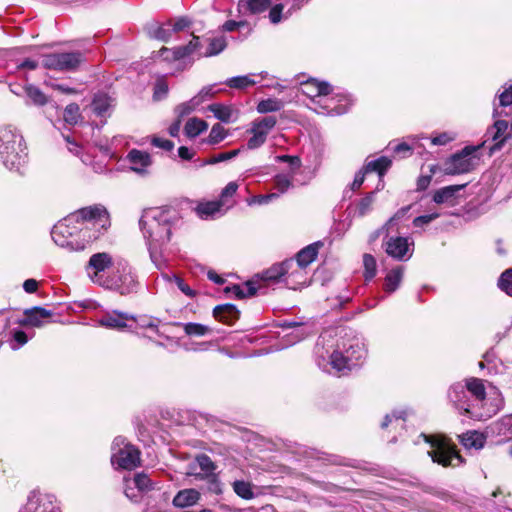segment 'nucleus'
I'll list each match as a JSON object with an SVG mask.
<instances>
[{
  "label": "nucleus",
  "mask_w": 512,
  "mask_h": 512,
  "mask_svg": "<svg viewBox=\"0 0 512 512\" xmlns=\"http://www.w3.org/2000/svg\"><path fill=\"white\" fill-rule=\"evenodd\" d=\"M173 325L182 326L185 333L189 336H204L211 331L208 326L200 323H173Z\"/></svg>",
  "instance_id": "09e8293b"
},
{
  "label": "nucleus",
  "mask_w": 512,
  "mask_h": 512,
  "mask_svg": "<svg viewBox=\"0 0 512 512\" xmlns=\"http://www.w3.org/2000/svg\"><path fill=\"white\" fill-rule=\"evenodd\" d=\"M271 0H239L238 11L242 15H255L264 12Z\"/></svg>",
  "instance_id": "c85d7f7f"
},
{
  "label": "nucleus",
  "mask_w": 512,
  "mask_h": 512,
  "mask_svg": "<svg viewBox=\"0 0 512 512\" xmlns=\"http://www.w3.org/2000/svg\"><path fill=\"white\" fill-rule=\"evenodd\" d=\"M481 370L487 369L488 375L501 374L504 371V365L493 352H487L483 356V360L478 364Z\"/></svg>",
  "instance_id": "72a5a7b5"
},
{
  "label": "nucleus",
  "mask_w": 512,
  "mask_h": 512,
  "mask_svg": "<svg viewBox=\"0 0 512 512\" xmlns=\"http://www.w3.org/2000/svg\"><path fill=\"white\" fill-rule=\"evenodd\" d=\"M285 276V261L277 263L258 274L254 278L258 283L262 285V290L270 286L283 283Z\"/></svg>",
  "instance_id": "a211bd4d"
},
{
  "label": "nucleus",
  "mask_w": 512,
  "mask_h": 512,
  "mask_svg": "<svg viewBox=\"0 0 512 512\" xmlns=\"http://www.w3.org/2000/svg\"><path fill=\"white\" fill-rule=\"evenodd\" d=\"M200 497V492L196 489H183L174 496L172 503L175 507L185 508L195 505Z\"/></svg>",
  "instance_id": "c756f323"
},
{
  "label": "nucleus",
  "mask_w": 512,
  "mask_h": 512,
  "mask_svg": "<svg viewBox=\"0 0 512 512\" xmlns=\"http://www.w3.org/2000/svg\"><path fill=\"white\" fill-rule=\"evenodd\" d=\"M363 265H364V276L366 281L372 280L377 272V264L376 259L370 254H364L363 256Z\"/></svg>",
  "instance_id": "4d7b16f0"
},
{
  "label": "nucleus",
  "mask_w": 512,
  "mask_h": 512,
  "mask_svg": "<svg viewBox=\"0 0 512 512\" xmlns=\"http://www.w3.org/2000/svg\"><path fill=\"white\" fill-rule=\"evenodd\" d=\"M306 268L294 261V259L285 260L284 285L289 289H298L306 284Z\"/></svg>",
  "instance_id": "dca6fc26"
},
{
  "label": "nucleus",
  "mask_w": 512,
  "mask_h": 512,
  "mask_svg": "<svg viewBox=\"0 0 512 512\" xmlns=\"http://www.w3.org/2000/svg\"><path fill=\"white\" fill-rule=\"evenodd\" d=\"M177 52H178V47H175L172 49L163 47L158 51V56L160 58H162L164 61H169V62L182 60L180 57V53H177Z\"/></svg>",
  "instance_id": "338daca9"
},
{
  "label": "nucleus",
  "mask_w": 512,
  "mask_h": 512,
  "mask_svg": "<svg viewBox=\"0 0 512 512\" xmlns=\"http://www.w3.org/2000/svg\"><path fill=\"white\" fill-rule=\"evenodd\" d=\"M227 137V131L219 123L214 124L210 130L208 138L205 140L210 145H216Z\"/></svg>",
  "instance_id": "3c124183"
},
{
  "label": "nucleus",
  "mask_w": 512,
  "mask_h": 512,
  "mask_svg": "<svg viewBox=\"0 0 512 512\" xmlns=\"http://www.w3.org/2000/svg\"><path fill=\"white\" fill-rule=\"evenodd\" d=\"M408 414L406 411H393L391 414H387L381 424L382 428L392 426L393 429H403L404 424L407 420Z\"/></svg>",
  "instance_id": "58836bf2"
},
{
  "label": "nucleus",
  "mask_w": 512,
  "mask_h": 512,
  "mask_svg": "<svg viewBox=\"0 0 512 512\" xmlns=\"http://www.w3.org/2000/svg\"><path fill=\"white\" fill-rule=\"evenodd\" d=\"M52 312L43 307H33L26 309L24 312V318L19 320V324L22 326L41 327L45 323V319L51 317Z\"/></svg>",
  "instance_id": "4be33fe9"
},
{
  "label": "nucleus",
  "mask_w": 512,
  "mask_h": 512,
  "mask_svg": "<svg viewBox=\"0 0 512 512\" xmlns=\"http://www.w3.org/2000/svg\"><path fill=\"white\" fill-rule=\"evenodd\" d=\"M203 40V50L201 54L204 57H211L221 53L227 46L224 37L206 38Z\"/></svg>",
  "instance_id": "f704fd0d"
},
{
  "label": "nucleus",
  "mask_w": 512,
  "mask_h": 512,
  "mask_svg": "<svg viewBox=\"0 0 512 512\" xmlns=\"http://www.w3.org/2000/svg\"><path fill=\"white\" fill-rule=\"evenodd\" d=\"M391 164L392 161L388 157L381 156L377 159L366 160L363 169L366 173H377L381 179L385 175L386 171L390 168Z\"/></svg>",
  "instance_id": "c9c22d12"
},
{
  "label": "nucleus",
  "mask_w": 512,
  "mask_h": 512,
  "mask_svg": "<svg viewBox=\"0 0 512 512\" xmlns=\"http://www.w3.org/2000/svg\"><path fill=\"white\" fill-rule=\"evenodd\" d=\"M0 161L8 170L19 173L28 161L24 137L11 124L0 126Z\"/></svg>",
  "instance_id": "423d86ee"
},
{
  "label": "nucleus",
  "mask_w": 512,
  "mask_h": 512,
  "mask_svg": "<svg viewBox=\"0 0 512 512\" xmlns=\"http://www.w3.org/2000/svg\"><path fill=\"white\" fill-rule=\"evenodd\" d=\"M300 90L311 100V103L314 105L313 107H316V99H320L325 93L330 92V84L325 81L309 79L301 83Z\"/></svg>",
  "instance_id": "412c9836"
},
{
  "label": "nucleus",
  "mask_w": 512,
  "mask_h": 512,
  "mask_svg": "<svg viewBox=\"0 0 512 512\" xmlns=\"http://www.w3.org/2000/svg\"><path fill=\"white\" fill-rule=\"evenodd\" d=\"M366 354L363 337L352 330L344 332L332 352L325 351L321 341L316 345L317 365L329 374L350 371L360 364Z\"/></svg>",
  "instance_id": "20e7f679"
},
{
  "label": "nucleus",
  "mask_w": 512,
  "mask_h": 512,
  "mask_svg": "<svg viewBox=\"0 0 512 512\" xmlns=\"http://www.w3.org/2000/svg\"><path fill=\"white\" fill-rule=\"evenodd\" d=\"M239 315V310L233 304H222L213 309L215 319L227 325L235 323Z\"/></svg>",
  "instance_id": "a878e982"
},
{
  "label": "nucleus",
  "mask_w": 512,
  "mask_h": 512,
  "mask_svg": "<svg viewBox=\"0 0 512 512\" xmlns=\"http://www.w3.org/2000/svg\"><path fill=\"white\" fill-rule=\"evenodd\" d=\"M203 50V40L199 36H192V39L188 44L183 46H178V52L180 53L181 59H188L191 57L201 58L204 55L201 54Z\"/></svg>",
  "instance_id": "7c9ffc66"
},
{
  "label": "nucleus",
  "mask_w": 512,
  "mask_h": 512,
  "mask_svg": "<svg viewBox=\"0 0 512 512\" xmlns=\"http://www.w3.org/2000/svg\"><path fill=\"white\" fill-rule=\"evenodd\" d=\"M461 444L466 448L481 449L484 447L488 435H486V429L484 432L476 430L467 431L461 435H458Z\"/></svg>",
  "instance_id": "cd10ccee"
},
{
  "label": "nucleus",
  "mask_w": 512,
  "mask_h": 512,
  "mask_svg": "<svg viewBox=\"0 0 512 512\" xmlns=\"http://www.w3.org/2000/svg\"><path fill=\"white\" fill-rule=\"evenodd\" d=\"M504 90L498 94L499 106L507 107L512 105V84L504 85Z\"/></svg>",
  "instance_id": "774afa93"
},
{
  "label": "nucleus",
  "mask_w": 512,
  "mask_h": 512,
  "mask_svg": "<svg viewBox=\"0 0 512 512\" xmlns=\"http://www.w3.org/2000/svg\"><path fill=\"white\" fill-rule=\"evenodd\" d=\"M208 128V123L200 118H190L185 127L184 131L187 137L195 138L200 135L202 132L206 131Z\"/></svg>",
  "instance_id": "ea45409f"
},
{
  "label": "nucleus",
  "mask_w": 512,
  "mask_h": 512,
  "mask_svg": "<svg viewBox=\"0 0 512 512\" xmlns=\"http://www.w3.org/2000/svg\"><path fill=\"white\" fill-rule=\"evenodd\" d=\"M374 201V192L368 194L364 198H362L356 207V213L359 217L366 215L372 207Z\"/></svg>",
  "instance_id": "052dcab7"
},
{
  "label": "nucleus",
  "mask_w": 512,
  "mask_h": 512,
  "mask_svg": "<svg viewBox=\"0 0 512 512\" xmlns=\"http://www.w3.org/2000/svg\"><path fill=\"white\" fill-rule=\"evenodd\" d=\"M168 91H169V88H168L167 82L162 78L158 79L154 85V93H153L154 100H156V101L163 100L164 98H166Z\"/></svg>",
  "instance_id": "e2e57ef3"
},
{
  "label": "nucleus",
  "mask_w": 512,
  "mask_h": 512,
  "mask_svg": "<svg viewBox=\"0 0 512 512\" xmlns=\"http://www.w3.org/2000/svg\"><path fill=\"white\" fill-rule=\"evenodd\" d=\"M147 33L151 38L168 42L172 37L171 21L159 25L157 23L151 24L147 27Z\"/></svg>",
  "instance_id": "e433bc0d"
},
{
  "label": "nucleus",
  "mask_w": 512,
  "mask_h": 512,
  "mask_svg": "<svg viewBox=\"0 0 512 512\" xmlns=\"http://www.w3.org/2000/svg\"><path fill=\"white\" fill-rule=\"evenodd\" d=\"M25 510L34 512H60V508L53 495L41 494L36 491H32L28 496Z\"/></svg>",
  "instance_id": "f3484780"
},
{
  "label": "nucleus",
  "mask_w": 512,
  "mask_h": 512,
  "mask_svg": "<svg viewBox=\"0 0 512 512\" xmlns=\"http://www.w3.org/2000/svg\"><path fill=\"white\" fill-rule=\"evenodd\" d=\"M124 493L132 502L137 503L141 499L142 492H138V489L131 484L130 478L124 479Z\"/></svg>",
  "instance_id": "0e129e2a"
},
{
  "label": "nucleus",
  "mask_w": 512,
  "mask_h": 512,
  "mask_svg": "<svg viewBox=\"0 0 512 512\" xmlns=\"http://www.w3.org/2000/svg\"><path fill=\"white\" fill-rule=\"evenodd\" d=\"M404 276V268L402 266H397L386 274L384 278V285L383 289L387 294L394 293L399 286L401 285V282L403 280Z\"/></svg>",
  "instance_id": "2f4dec72"
},
{
  "label": "nucleus",
  "mask_w": 512,
  "mask_h": 512,
  "mask_svg": "<svg viewBox=\"0 0 512 512\" xmlns=\"http://www.w3.org/2000/svg\"><path fill=\"white\" fill-rule=\"evenodd\" d=\"M226 293L233 294L238 299H243L247 297H252L256 295L258 292L264 293L262 291V285L258 283L255 279L247 281L244 285H233L231 287L225 288Z\"/></svg>",
  "instance_id": "b1692460"
},
{
  "label": "nucleus",
  "mask_w": 512,
  "mask_h": 512,
  "mask_svg": "<svg viewBox=\"0 0 512 512\" xmlns=\"http://www.w3.org/2000/svg\"><path fill=\"white\" fill-rule=\"evenodd\" d=\"M203 481L206 482V489L208 492L216 495L223 493V484L220 481L217 473L205 477Z\"/></svg>",
  "instance_id": "13d9d810"
},
{
  "label": "nucleus",
  "mask_w": 512,
  "mask_h": 512,
  "mask_svg": "<svg viewBox=\"0 0 512 512\" xmlns=\"http://www.w3.org/2000/svg\"><path fill=\"white\" fill-rule=\"evenodd\" d=\"M198 100L191 98L189 101L177 105L174 109L176 118L182 120L185 116L191 114L199 105Z\"/></svg>",
  "instance_id": "603ef678"
},
{
  "label": "nucleus",
  "mask_w": 512,
  "mask_h": 512,
  "mask_svg": "<svg viewBox=\"0 0 512 512\" xmlns=\"http://www.w3.org/2000/svg\"><path fill=\"white\" fill-rule=\"evenodd\" d=\"M259 129L265 131L267 134L275 127L277 119L275 116H265L260 119H256L252 122Z\"/></svg>",
  "instance_id": "680f3d73"
},
{
  "label": "nucleus",
  "mask_w": 512,
  "mask_h": 512,
  "mask_svg": "<svg viewBox=\"0 0 512 512\" xmlns=\"http://www.w3.org/2000/svg\"><path fill=\"white\" fill-rule=\"evenodd\" d=\"M27 99L36 106H44L48 102V97L36 86L27 85L24 88Z\"/></svg>",
  "instance_id": "c03bdc74"
},
{
  "label": "nucleus",
  "mask_w": 512,
  "mask_h": 512,
  "mask_svg": "<svg viewBox=\"0 0 512 512\" xmlns=\"http://www.w3.org/2000/svg\"><path fill=\"white\" fill-rule=\"evenodd\" d=\"M165 278H167L170 281H173L178 289L183 292L186 296L193 298L196 293L193 289L190 288L188 284L184 282V280L176 275H173L172 277H169L168 275H165Z\"/></svg>",
  "instance_id": "69168bd1"
},
{
  "label": "nucleus",
  "mask_w": 512,
  "mask_h": 512,
  "mask_svg": "<svg viewBox=\"0 0 512 512\" xmlns=\"http://www.w3.org/2000/svg\"><path fill=\"white\" fill-rule=\"evenodd\" d=\"M464 185H451L443 187L433 194V201L437 204H442L454 198L457 191L463 188Z\"/></svg>",
  "instance_id": "79ce46f5"
},
{
  "label": "nucleus",
  "mask_w": 512,
  "mask_h": 512,
  "mask_svg": "<svg viewBox=\"0 0 512 512\" xmlns=\"http://www.w3.org/2000/svg\"><path fill=\"white\" fill-rule=\"evenodd\" d=\"M508 123L505 120H496L492 127H490L486 134L485 140L478 146H466L459 153L451 156L444 164V171L449 175H458L468 173L477 165L478 158L475 153L484 147L488 142H493L489 147V155H493L499 151L506 139Z\"/></svg>",
  "instance_id": "39448f33"
},
{
  "label": "nucleus",
  "mask_w": 512,
  "mask_h": 512,
  "mask_svg": "<svg viewBox=\"0 0 512 512\" xmlns=\"http://www.w3.org/2000/svg\"><path fill=\"white\" fill-rule=\"evenodd\" d=\"M281 326L283 328L293 329V331L287 335L288 337H291V340H288V345H293L303 340L311 333L308 326L294 321H283Z\"/></svg>",
  "instance_id": "473e14b6"
},
{
  "label": "nucleus",
  "mask_w": 512,
  "mask_h": 512,
  "mask_svg": "<svg viewBox=\"0 0 512 512\" xmlns=\"http://www.w3.org/2000/svg\"><path fill=\"white\" fill-rule=\"evenodd\" d=\"M91 107L94 114L99 117L110 116L113 107V99L106 93H97L94 95Z\"/></svg>",
  "instance_id": "bb28decb"
},
{
  "label": "nucleus",
  "mask_w": 512,
  "mask_h": 512,
  "mask_svg": "<svg viewBox=\"0 0 512 512\" xmlns=\"http://www.w3.org/2000/svg\"><path fill=\"white\" fill-rule=\"evenodd\" d=\"M168 327H169V324L161 325V323H160L159 327H157L154 331L158 337L165 339L167 341V344H165L162 341H156L155 344L159 347L170 348L171 351H174L175 349H177L180 346V343L177 338L171 337L168 334V332H169Z\"/></svg>",
  "instance_id": "4c0bfd02"
},
{
  "label": "nucleus",
  "mask_w": 512,
  "mask_h": 512,
  "mask_svg": "<svg viewBox=\"0 0 512 512\" xmlns=\"http://www.w3.org/2000/svg\"><path fill=\"white\" fill-rule=\"evenodd\" d=\"M498 286L507 295L512 297V268L504 271L501 274L498 280Z\"/></svg>",
  "instance_id": "bf43d9fd"
},
{
  "label": "nucleus",
  "mask_w": 512,
  "mask_h": 512,
  "mask_svg": "<svg viewBox=\"0 0 512 512\" xmlns=\"http://www.w3.org/2000/svg\"><path fill=\"white\" fill-rule=\"evenodd\" d=\"M195 210L197 215L204 220L220 217L227 212V209L219 200L201 202Z\"/></svg>",
  "instance_id": "5701e85b"
},
{
  "label": "nucleus",
  "mask_w": 512,
  "mask_h": 512,
  "mask_svg": "<svg viewBox=\"0 0 512 512\" xmlns=\"http://www.w3.org/2000/svg\"><path fill=\"white\" fill-rule=\"evenodd\" d=\"M130 482L138 492H147L154 488V484L146 473H137L133 478H130Z\"/></svg>",
  "instance_id": "8fccbe9b"
},
{
  "label": "nucleus",
  "mask_w": 512,
  "mask_h": 512,
  "mask_svg": "<svg viewBox=\"0 0 512 512\" xmlns=\"http://www.w3.org/2000/svg\"><path fill=\"white\" fill-rule=\"evenodd\" d=\"M83 61L80 52L51 53L41 57V65L50 70L72 71Z\"/></svg>",
  "instance_id": "f8f14e48"
},
{
  "label": "nucleus",
  "mask_w": 512,
  "mask_h": 512,
  "mask_svg": "<svg viewBox=\"0 0 512 512\" xmlns=\"http://www.w3.org/2000/svg\"><path fill=\"white\" fill-rule=\"evenodd\" d=\"M238 183L235 181L229 182L221 191L219 201L227 209V211L233 207L234 202L230 199L236 194L238 190Z\"/></svg>",
  "instance_id": "49530a36"
},
{
  "label": "nucleus",
  "mask_w": 512,
  "mask_h": 512,
  "mask_svg": "<svg viewBox=\"0 0 512 512\" xmlns=\"http://www.w3.org/2000/svg\"><path fill=\"white\" fill-rule=\"evenodd\" d=\"M91 225L98 233H102L110 226V217L107 209L100 204L81 208L54 225L51 237L59 247L70 251L84 249V243L78 240L80 224Z\"/></svg>",
  "instance_id": "f03ea898"
},
{
  "label": "nucleus",
  "mask_w": 512,
  "mask_h": 512,
  "mask_svg": "<svg viewBox=\"0 0 512 512\" xmlns=\"http://www.w3.org/2000/svg\"><path fill=\"white\" fill-rule=\"evenodd\" d=\"M217 466L206 454H200L195 458V464L190 465L187 472L189 476H193L196 480H204L205 477L215 474Z\"/></svg>",
  "instance_id": "6ab92c4d"
},
{
  "label": "nucleus",
  "mask_w": 512,
  "mask_h": 512,
  "mask_svg": "<svg viewBox=\"0 0 512 512\" xmlns=\"http://www.w3.org/2000/svg\"><path fill=\"white\" fill-rule=\"evenodd\" d=\"M257 83V81L252 77V75H243V76H235L228 78L225 81V84L233 89H245L247 87L253 86Z\"/></svg>",
  "instance_id": "de8ad7c7"
},
{
  "label": "nucleus",
  "mask_w": 512,
  "mask_h": 512,
  "mask_svg": "<svg viewBox=\"0 0 512 512\" xmlns=\"http://www.w3.org/2000/svg\"><path fill=\"white\" fill-rule=\"evenodd\" d=\"M284 107V102L277 98H268L261 100L257 104V112L261 114L278 112Z\"/></svg>",
  "instance_id": "a18cd8bd"
},
{
  "label": "nucleus",
  "mask_w": 512,
  "mask_h": 512,
  "mask_svg": "<svg viewBox=\"0 0 512 512\" xmlns=\"http://www.w3.org/2000/svg\"><path fill=\"white\" fill-rule=\"evenodd\" d=\"M420 437H423L425 442L430 444L431 450L427 453L432 458L433 462L444 467L458 466L462 462V457L444 441L434 439L425 434H421Z\"/></svg>",
  "instance_id": "9b49d317"
},
{
  "label": "nucleus",
  "mask_w": 512,
  "mask_h": 512,
  "mask_svg": "<svg viewBox=\"0 0 512 512\" xmlns=\"http://www.w3.org/2000/svg\"><path fill=\"white\" fill-rule=\"evenodd\" d=\"M182 218L172 207H152L142 211L139 228L147 245L150 259L161 269L164 265L162 249L172 234L181 226Z\"/></svg>",
  "instance_id": "f257e3e1"
},
{
  "label": "nucleus",
  "mask_w": 512,
  "mask_h": 512,
  "mask_svg": "<svg viewBox=\"0 0 512 512\" xmlns=\"http://www.w3.org/2000/svg\"><path fill=\"white\" fill-rule=\"evenodd\" d=\"M137 287L136 275L124 260L116 262L114 270L108 275V280L103 286V288L116 291L121 295L134 293Z\"/></svg>",
  "instance_id": "0eeeda50"
},
{
  "label": "nucleus",
  "mask_w": 512,
  "mask_h": 512,
  "mask_svg": "<svg viewBox=\"0 0 512 512\" xmlns=\"http://www.w3.org/2000/svg\"><path fill=\"white\" fill-rule=\"evenodd\" d=\"M447 397L461 416L477 421L491 418L500 409L499 404H488L484 382L479 378L470 377L453 383Z\"/></svg>",
  "instance_id": "7ed1b4c3"
},
{
  "label": "nucleus",
  "mask_w": 512,
  "mask_h": 512,
  "mask_svg": "<svg viewBox=\"0 0 512 512\" xmlns=\"http://www.w3.org/2000/svg\"><path fill=\"white\" fill-rule=\"evenodd\" d=\"M115 266L116 262L109 253L98 252L90 256L85 271L94 284L103 287Z\"/></svg>",
  "instance_id": "1a4fd4ad"
},
{
  "label": "nucleus",
  "mask_w": 512,
  "mask_h": 512,
  "mask_svg": "<svg viewBox=\"0 0 512 512\" xmlns=\"http://www.w3.org/2000/svg\"><path fill=\"white\" fill-rule=\"evenodd\" d=\"M249 132L252 134V136L247 141V148L249 150L257 149L265 143L268 136L265 131L259 129L252 123Z\"/></svg>",
  "instance_id": "37998d69"
},
{
  "label": "nucleus",
  "mask_w": 512,
  "mask_h": 512,
  "mask_svg": "<svg viewBox=\"0 0 512 512\" xmlns=\"http://www.w3.org/2000/svg\"><path fill=\"white\" fill-rule=\"evenodd\" d=\"M414 242L407 237H391L386 242V253L397 260H408L413 253Z\"/></svg>",
  "instance_id": "2eb2a0df"
},
{
  "label": "nucleus",
  "mask_w": 512,
  "mask_h": 512,
  "mask_svg": "<svg viewBox=\"0 0 512 512\" xmlns=\"http://www.w3.org/2000/svg\"><path fill=\"white\" fill-rule=\"evenodd\" d=\"M486 435L496 445L512 441V414L504 415L491 422L486 427Z\"/></svg>",
  "instance_id": "ddd939ff"
},
{
  "label": "nucleus",
  "mask_w": 512,
  "mask_h": 512,
  "mask_svg": "<svg viewBox=\"0 0 512 512\" xmlns=\"http://www.w3.org/2000/svg\"><path fill=\"white\" fill-rule=\"evenodd\" d=\"M135 321L134 315L119 310H109L99 317L97 323L106 329L126 331L132 328V323Z\"/></svg>",
  "instance_id": "4468645a"
},
{
  "label": "nucleus",
  "mask_w": 512,
  "mask_h": 512,
  "mask_svg": "<svg viewBox=\"0 0 512 512\" xmlns=\"http://www.w3.org/2000/svg\"><path fill=\"white\" fill-rule=\"evenodd\" d=\"M234 492L241 498L249 500L254 497L251 485L249 482L237 480L233 482Z\"/></svg>",
  "instance_id": "5fc2aeb1"
},
{
  "label": "nucleus",
  "mask_w": 512,
  "mask_h": 512,
  "mask_svg": "<svg viewBox=\"0 0 512 512\" xmlns=\"http://www.w3.org/2000/svg\"><path fill=\"white\" fill-rule=\"evenodd\" d=\"M80 117H81L80 108H79L78 104L71 103V104L67 105L66 108L64 109L63 118L67 124H69V125L77 124Z\"/></svg>",
  "instance_id": "864d4df0"
},
{
  "label": "nucleus",
  "mask_w": 512,
  "mask_h": 512,
  "mask_svg": "<svg viewBox=\"0 0 512 512\" xmlns=\"http://www.w3.org/2000/svg\"><path fill=\"white\" fill-rule=\"evenodd\" d=\"M126 158L132 171L139 175L148 174V168L152 165V158L148 152L132 149Z\"/></svg>",
  "instance_id": "aec40b11"
},
{
  "label": "nucleus",
  "mask_w": 512,
  "mask_h": 512,
  "mask_svg": "<svg viewBox=\"0 0 512 512\" xmlns=\"http://www.w3.org/2000/svg\"><path fill=\"white\" fill-rule=\"evenodd\" d=\"M208 110L213 113L215 118L224 123L235 122L239 117V111L231 105L214 103L208 106Z\"/></svg>",
  "instance_id": "393cba45"
},
{
  "label": "nucleus",
  "mask_w": 512,
  "mask_h": 512,
  "mask_svg": "<svg viewBox=\"0 0 512 512\" xmlns=\"http://www.w3.org/2000/svg\"><path fill=\"white\" fill-rule=\"evenodd\" d=\"M111 464L115 469L132 470L140 465V451L122 436L111 445Z\"/></svg>",
  "instance_id": "6e6552de"
},
{
  "label": "nucleus",
  "mask_w": 512,
  "mask_h": 512,
  "mask_svg": "<svg viewBox=\"0 0 512 512\" xmlns=\"http://www.w3.org/2000/svg\"><path fill=\"white\" fill-rule=\"evenodd\" d=\"M317 106L312 109L318 114L338 116L345 114L352 102L351 99L342 93H334L330 86V92H327L320 99H316Z\"/></svg>",
  "instance_id": "9d476101"
},
{
  "label": "nucleus",
  "mask_w": 512,
  "mask_h": 512,
  "mask_svg": "<svg viewBox=\"0 0 512 512\" xmlns=\"http://www.w3.org/2000/svg\"><path fill=\"white\" fill-rule=\"evenodd\" d=\"M292 179L293 175L290 174H278L274 177V187L275 189L283 194L287 192L292 187Z\"/></svg>",
  "instance_id": "6e6d98bb"
},
{
  "label": "nucleus",
  "mask_w": 512,
  "mask_h": 512,
  "mask_svg": "<svg viewBox=\"0 0 512 512\" xmlns=\"http://www.w3.org/2000/svg\"><path fill=\"white\" fill-rule=\"evenodd\" d=\"M318 254L317 244L308 245L297 253L295 262L301 264L302 267L307 268V266L312 263Z\"/></svg>",
  "instance_id": "a19ab883"
}]
</instances>
